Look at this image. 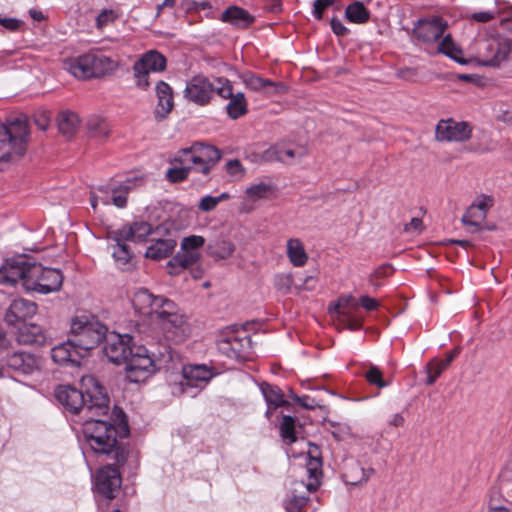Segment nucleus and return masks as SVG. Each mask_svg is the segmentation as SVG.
<instances>
[{
    "label": "nucleus",
    "mask_w": 512,
    "mask_h": 512,
    "mask_svg": "<svg viewBox=\"0 0 512 512\" xmlns=\"http://www.w3.org/2000/svg\"><path fill=\"white\" fill-rule=\"evenodd\" d=\"M85 439L96 454L112 455L116 465H124L129 455V448L123 443L130 434L125 413L115 407L113 421L88 419L83 426Z\"/></svg>",
    "instance_id": "1"
},
{
    "label": "nucleus",
    "mask_w": 512,
    "mask_h": 512,
    "mask_svg": "<svg viewBox=\"0 0 512 512\" xmlns=\"http://www.w3.org/2000/svg\"><path fill=\"white\" fill-rule=\"evenodd\" d=\"M132 306L136 313L147 317L163 331L173 334L176 341L188 335L187 317L173 300L154 295L146 288H139L133 294Z\"/></svg>",
    "instance_id": "2"
},
{
    "label": "nucleus",
    "mask_w": 512,
    "mask_h": 512,
    "mask_svg": "<svg viewBox=\"0 0 512 512\" xmlns=\"http://www.w3.org/2000/svg\"><path fill=\"white\" fill-rule=\"evenodd\" d=\"M82 390L71 385H59L55 389V397L68 411L78 413L87 410L93 415H106L110 399L105 388L92 375L81 379Z\"/></svg>",
    "instance_id": "3"
},
{
    "label": "nucleus",
    "mask_w": 512,
    "mask_h": 512,
    "mask_svg": "<svg viewBox=\"0 0 512 512\" xmlns=\"http://www.w3.org/2000/svg\"><path fill=\"white\" fill-rule=\"evenodd\" d=\"M220 159L221 152L215 146L196 142L176 153L171 164L177 165L166 171V178L171 183H179L186 180L192 171L208 177Z\"/></svg>",
    "instance_id": "4"
},
{
    "label": "nucleus",
    "mask_w": 512,
    "mask_h": 512,
    "mask_svg": "<svg viewBox=\"0 0 512 512\" xmlns=\"http://www.w3.org/2000/svg\"><path fill=\"white\" fill-rule=\"evenodd\" d=\"M28 140L29 127L25 117H17L7 125H0V156H5L0 159V165L22 157ZM0 168L3 169L2 166Z\"/></svg>",
    "instance_id": "5"
},
{
    "label": "nucleus",
    "mask_w": 512,
    "mask_h": 512,
    "mask_svg": "<svg viewBox=\"0 0 512 512\" xmlns=\"http://www.w3.org/2000/svg\"><path fill=\"white\" fill-rule=\"evenodd\" d=\"M107 332V327L96 317L80 315L72 318L69 337L85 355L87 351L99 345Z\"/></svg>",
    "instance_id": "6"
},
{
    "label": "nucleus",
    "mask_w": 512,
    "mask_h": 512,
    "mask_svg": "<svg viewBox=\"0 0 512 512\" xmlns=\"http://www.w3.org/2000/svg\"><path fill=\"white\" fill-rule=\"evenodd\" d=\"M26 277V290L40 294L58 291L63 283V275L60 270L46 268L35 262L30 266Z\"/></svg>",
    "instance_id": "7"
},
{
    "label": "nucleus",
    "mask_w": 512,
    "mask_h": 512,
    "mask_svg": "<svg viewBox=\"0 0 512 512\" xmlns=\"http://www.w3.org/2000/svg\"><path fill=\"white\" fill-rule=\"evenodd\" d=\"M124 364L126 377L130 382H143L155 372L154 360L144 346L134 347Z\"/></svg>",
    "instance_id": "8"
},
{
    "label": "nucleus",
    "mask_w": 512,
    "mask_h": 512,
    "mask_svg": "<svg viewBox=\"0 0 512 512\" xmlns=\"http://www.w3.org/2000/svg\"><path fill=\"white\" fill-rule=\"evenodd\" d=\"M165 68L166 58L161 53L153 50L145 53L133 65L137 86L146 89L149 86V74L161 72Z\"/></svg>",
    "instance_id": "9"
},
{
    "label": "nucleus",
    "mask_w": 512,
    "mask_h": 512,
    "mask_svg": "<svg viewBox=\"0 0 512 512\" xmlns=\"http://www.w3.org/2000/svg\"><path fill=\"white\" fill-rule=\"evenodd\" d=\"M165 68L166 58L161 53L153 50L145 53L133 65L137 86L146 89L149 86V74L161 72Z\"/></svg>",
    "instance_id": "10"
},
{
    "label": "nucleus",
    "mask_w": 512,
    "mask_h": 512,
    "mask_svg": "<svg viewBox=\"0 0 512 512\" xmlns=\"http://www.w3.org/2000/svg\"><path fill=\"white\" fill-rule=\"evenodd\" d=\"M103 347L104 354L110 362L124 364L135 346H132V337L129 334L111 332L106 334Z\"/></svg>",
    "instance_id": "11"
},
{
    "label": "nucleus",
    "mask_w": 512,
    "mask_h": 512,
    "mask_svg": "<svg viewBox=\"0 0 512 512\" xmlns=\"http://www.w3.org/2000/svg\"><path fill=\"white\" fill-rule=\"evenodd\" d=\"M493 204L494 200L491 196L485 194L479 195L463 214L461 218L462 223L470 227L471 232L483 230L485 228L483 223Z\"/></svg>",
    "instance_id": "12"
},
{
    "label": "nucleus",
    "mask_w": 512,
    "mask_h": 512,
    "mask_svg": "<svg viewBox=\"0 0 512 512\" xmlns=\"http://www.w3.org/2000/svg\"><path fill=\"white\" fill-rule=\"evenodd\" d=\"M217 84H213L204 75H196L192 77L186 84L184 90V97L200 106L207 105L214 93L216 92Z\"/></svg>",
    "instance_id": "13"
},
{
    "label": "nucleus",
    "mask_w": 512,
    "mask_h": 512,
    "mask_svg": "<svg viewBox=\"0 0 512 512\" xmlns=\"http://www.w3.org/2000/svg\"><path fill=\"white\" fill-rule=\"evenodd\" d=\"M216 93L223 99H229L226 111L230 118L237 119L247 113V101L242 92L233 93L231 82L226 78H217Z\"/></svg>",
    "instance_id": "14"
},
{
    "label": "nucleus",
    "mask_w": 512,
    "mask_h": 512,
    "mask_svg": "<svg viewBox=\"0 0 512 512\" xmlns=\"http://www.w3.org/2000/svg\"><path fill=\"white\" fill-rule=\"evenodd\" d=\"M121 483L120 471L112 464L100 468L95 477L97 492L108 500L115 498V493L120 489Z\"/></svg>",
    "instance_id": "15"
},
{
    "label": "nucleus",
    "mask_w": 512,
    "mask_h": 512,
    "mask_svg": "<svg viewBox=\"0 0 512 512\" xmlns=\"http://www.w3.org/2000/svg\"><path fill=\"white\" fill-rule=\"evenodd\" d=\"M219 350L229 358L237 360L249 359L252 355V341L249 335L243 336L234 333L218 341Z\"/></svg>",
    "instance_id": "16"
},
{
    "label": "nucleus",
    "mask_w": 512,
    "mask_h": 512,
    "mask_svg": "<svg viewBox=\"0 0 512 512\" xmlns=\"http://www.w3.org/2000/svg\"><path fill=\"white\" fill-rule=\"evenodd\" d=\"M168 232L164 225L152 229L151 225L145 221H136L132 224L123 225L116 230L118 241L144 242L148 235L163 236Z\"/></svg>",
    "instance_id": "17"
},
{
    "label": "nucleus",
    "mask_w": 512,
    "mask_h": 512,
    "mask_svg": "<svg viewBox=\"0 0 512 512\" xmlns=\"http://www.w3.org/2000/svg\"><path fill=\"white\" fill-rule=\"evenodd\" d=\"M447 26V21L439 16L420 19L413 28V34L423 43L430 44L438 41L443 36Z\"/></svg>",
    "instance_id": "18"
},
{
    "label": "nucleus",
    "mask_w": 512,
    "mask_h": 512,
    "mask_svg": "<svg viewBox=\"0 0 512 512\" xmlns=\"http://www.w3.org/2000/svg\"><path fill=\"white\" fill-rule=\"evenodd\" d=\"M471 126L466 122L453 119L440 120L436 126L435 136L438 141L463 142L470 139Z\"/></svg>",
    "instance_id": "19"
},
{
    "label": "nucleus",
    "mask_w": 512,
    "mask_h": 512,
    "mask_svg": "<svg viewBox=\"0 0 512 512\" xmlns=\"http://www.w3.org/2000/svg\"><path fill=\"white\" fill-rule=\"evenodd\" d=\"M31 265V262L22 258L6 260L0 267V284L13 286L21 281L22 286L26 289V276Z\"/></svg>",
    "instance_id": "20"
},
{
    "label": "nucleus",
    "mask_w": 512,
    "mask_h": 512,
    "mask_svg": "<svg viewBox=\"0 0 512 512\" xmlns=\"http://www.w3.org/2000/svg\"><path fill=\"white\" fill-rule=\"evenodd\" d=\"M5 365L24 375H31L41 368V358L28 352H14L9 354L5 360Z\"/></svg>",
    "instance_id": "21"
},
{
    "label": "nucleus",
    "mask_w": 512,
    "mask_h": 512,
    "mask_svg": "<svg viewBox=\"0 0 512 512\" xmlns=\"http://www.w3.org/2000/svg\"><path fill=\"white\" fill-rule=\"evenodd\" d=\"M511 51L510 41L506 38H492L485 43L484 65L498 67L504 62Z\"/></svg>",
    "instance_id": "22"
},
{
    "label": "nucleus",
    "mask_w": 512,
    "mask_h": 512,
    "mask_svg": "<svg viewBox=\"0 0 512 512\" xmlns=\"http://www.w3.org/2000/svg\"><path fill=\"white\" fill-rule=\"evenodd\" d=\"M36 311L37 305L34 302L23 298L15 299L5 314V321L9 325L17 326L33 317Z\"/></svg>",
    "instance_id": "23"
},
{
    "label": "nucleus",
    "mask_w": 512,
    "mask_h": 512,
    "mask_svg": "<svg viewBox=\"0 0 512 512\" xmlns=\"http://www.w3.org/2000/svg\"><path fill=\"white\" fill-rule=\"evenodd\" d=\"M69 338L66 342H63L51 349V358L55 363L58 364H78L79 359L85 355L79 350L78 347Z\"/></svg>",
    "instance_id": "24"
},
{
    "label": "nucleus",
    "mask_w": 512,
    "mask_h": 512,
    "mask_svg": "<svg viewBox=\"0 0 512 512\" xmlns=\"http://www.w3.org/2000/svg\"><path fill=\"white\" fill-rule=\"evenodd\" d=\"M16 339L19 344L44 345L47 341V336L41 326L33 323H23L18 327Z\"/></svg>",
    "instance_id": "25"
},
{
    "label": "nucleus",
    "mask_w": 512,
    "mask_h": 512,
    "mask_svg": "<svg viewBox=\"0 0 512 512\" xmlns=\"http://www.w3.org/2000/svg\"><path fill=\"white\" fill-rule=\"evenodd\" d=\"M183 379L181 385L190 387H202L213 376L212 371L206 365H189L183 367Z\"/></svg>",
    "instance_id": "26"
},
{
    "label": "nucleus",
    "mask_w": 512,
    "mask_h": 512,
    "mask_svg": "<svg viewBox=\"0 0 512 512\" xmlns=\"http://www.w3.org/2000/svg\"><path fill=\"white\" fill-rule=\"evenodd\" d=\"M110 238L115 242L111 247L113 249L112 257L116 266L123 271L132 269L134 267L133 254L126 241H118L116 231L112 232Z\"/></svg>",
    "instance_id": "27"
},
{
    "label": "nucleus",
    "mask_w": 512,
    "mask_h": 512,
    "mask_svg": "<svg viewBox=\"0 0 512 512\" xmlns=\"http://www.w3.org/2000/svg\"><path fill=\"white\" fill-rule=\"evenodd\" d=\"M176 245V240L172 238H153L146 249L145 257L155 261L165 259L172 254Z\"/></svg>",
    "instance_id": "28"
},
{
    "label": "nucleus",
    "mask_w": 512,
    "mask_h": 512,
    "mask_svg": "<svg viewBox=\"0 0 512 512\" xmlns=\"http://www.w3.org/2000/svg\"><path fill=\"white\" fill-rule=\"evenodd\" d=\"M89 53L64 60L63 69L78 79L91 78Z\"/></svg>",
    "instance_id": "29"
},
{
    "label": "nucleus",
    "mask_w": 512,
    "mask_h": 512,
    "mask_svg": "<svg viewBox=\"0 0 512 512\" xmlns=\"http://www.w3.org/2000/svg\"><path fill=\"white\" fill-rule=\"evenodd\" d=\"M156 95L158 98L156 116L165 118L174 106L172 88L166 82L159 81L156 85Z\"/></svg>",
    "instance_id": "30"
},
{
    "label": "nucleus",
    "mask_w": 512,
    "mask_h": 512,
    "mask_svg": "<svg viewBox=\"0 0 512 512\" xmlns=\"http://www.w3.org/2000/svg\"><path fill=\"white\" fill-rule=\"evenodd\" d=\"M91 78H98L116 69L117 63L101 53H89Z\"/></svg>",
    "instance_id": "31"
},
{
    "label": "nucleus",
    "mask_w": 512,
    "mask_h": 512,
    "mask_svg": "<svg viewBox=\"0 0 512 512\" xmlns=\"http://www.w3.org/2000/svg\"><path fill=\"white\" fill-rule=\"evenodd\" d=\"M286 255L294 267H303L308 262V254L299 238H289L287 240Z\"/></svg>",
    "instance_id": "32"
},
{
    "label": "nucleus",
    "mask_w": 512,
    "mask_h": 512,
    "mask_svg": "<svg viewBox=\"0 0 512 512\" xmlns=\"http://www.w3.org/2000/svg\"><path fill=\"white\" fill-rule=\"evenodd\" d=\"M260 389L268 405V409L266 411V415L268 418L272 414L273 410L288 404V402L284 399V394L277 386H273L268 383H263L261 384Z\"/></svg>",
    "instance_id": "33"
},
{
    "label": "nucleus",
    "mask_w": 512,
    "mask_h": 512,
    "mask_svg": "<svg viewBox=\"0 0 512 512\" xmlns=\"http://www.w3.org/2000/svg\"><path fill=\"white\" fill-rule=\"evenodd\" d=\"M221 20L240 28H246L253 22L254 18L245 9L232 6L222 13Z\"/></svg>",
    "instance_id": "34"
},
{
    "label": "nucleus",
    "mask_w": 512,
    "mask_h": 512,
    "mask_svg": "<svg viewBox=\"0 0 512 512\" xmlns=\"http://www.w3.org/2000/svg\"><path fill=\"white\" fill-rule=\"evenodd\" d=\"M353 300L352 296L341 298L338 303L335 304L334 310L341 317L342 322L347 325L348 329L356 331L362 327V322L360 319L352 316L349 311L350 302Z\"/></svg>",
    "instance_id": "35"
},
{
    "label": "nucleus",
    "mask_w": 512,
    "mask_h": 512,
    "mask_svg": "<svg viewBox=\"0 0 512 512\" xmlns=\"http://www.w3.org/2000/svg\"><path fill=\"white\" fill-rule=\"evenodd\" d=\"M57 125L60 133L65 136H72L79 128L80 119L75 112L62 111L57 116Z\"/></svg>",
    "instance_id": "36"
},
{
    "label": "nucleus",
    "mask_w": 512,
    "mask_h": 512,
    "mask_svg": "<svg viewBox=\"0 0 512 512\" xmlns=\"http://www.w3.org/2000/svg\"><path fill=\"white\" fill-rule=\"evenodd\" d=\"M345 17L351 23L364 24L368 22L370 12L365 8L362 2L354 1L346 7Z\"/></svg>",
    "instance_id": "37"
},
{
    "label": "nucleus",
    "mask_w": 512,
    "mask_h": 512,
    "mask_svg": "<svg viewBox=\"0 0 512 512\" xmlns=\"http://www.w3.org/2000/svg\"><path fill=\"white\" fill-rule=\"evenodd\" d=\"M306 470L309 476V482L305 485L307 490L314 492L320 485V476L322 475V459H307Z\"/></svg>",
    "instance_id": "38"
},
{
    "label": "nucleus",
    "mask_w": 512,
    "mask_h": 512,
    "mask_svg": "<svg viewBox=\"0 0 512 512\" xmlns=\"http://www.w3.org/2000/svg\"><path fill=\"white\" fill-rule=\"evenodd\" d=\"M437 51L439 53H442L449 58L453 59L457 63L460 64H466L467 61L463 59L460 55L462 54V51L460 48H458L455 43L452 40L451 35L444 36L441 41L438 43Z\"/></svg>",
    "instance_id": "39"
},
{
    "label": "nucleus",
    "mask_w": 512,
    "mask_h": 512,
    "mask_svg": "<svg viewBox=\"0 0 512 512\" xmlns=\"http://www.w3.org/2000/svg\"><path fill=\"white\" fill-rule=\"evenodd\" d=\"M87 130L92 137L104 139L110 133V125L105 119L99 116H92L87 121Z\"/></svg>",
    "instance_id": "40"
},
{
    "label": "nucleus",
    "mask_w": 512,
    "mask_h": 512,
    "mask_svg": "<svg viewBox=\"0 0 512 512\" xmlns=\"http://www.w3.org/2000/svg\"><path fill=\"white\" fill-rule=\"evenodd\" d=\"M243 83L245 86L256 92L266 91L270 87H278V84L262 77H259L253 73H245L242 76Z\"/></svg>",
    "instance_id": "41"
},
{
    "label": "nucleus",
    "mask_w": 512,
    "mask_h": 512,
    "mask_svg": "<svg viewBox=\"0 0 512 512\" xmlns=\"http://www.w3.org/2000/svg\"><path fill=\"white\" fill-rule=\"evenodd\" d=\"M199 259V253L197 251H190L188 249L180 251L168 262V266L175 268H187Z\"/></svg>",
    "instance_id": "42"
},
{
    "label": "nucleus",
    "mask_w": 512,
    "mask_h": 512,
    "mask_svg": "<svg viewBox=\"0 0 512 512\" xmlns=\"http://www.w3.org/2000/svg\"><path fill=\"white\" fill-rule=\"evenodd\" d=\"M132 185L133 182L131 180H126L118 186H111V203L118 208H124L127 205V194Z\"/></svg>",
    "instance_id": "43"
},
{
    "label": "nucleus",
    "mask_w": 512,
    "mask_h": 512,
    "mask_svg": "<svg viewBox=\"0 0 512 512\" xmlns=\"http://www.w3.org/2000/svg\"><path fill=\"white\" fill-rule=\"evenodd\" d=\"M273 192L274 186L265 182L253 184L245 190L247 198L253 202L268 198Z\"/></svg>",
    "instance_id": "44"
},
{
    "label": "nucleus",
    "mask_w": 512,
    "mask_h": 512,
    "mask_svg": "<svg viewBox=\"0 0 512 512\" xmlns=\"http://www.w3.org/2000/svg\"><path fill=\"white\" fill-rule=\"evenodd\" d=\"M211 254L218 259H227L232 256L235 251V245L227 239L217 240L210 246Z\"/></svg>",
    "instance_id": "45"
},
{
    "label": "nucleus",
    "mask_w": 512,
    "mask_h": 512,
    "mask_svg": "<svg viewBox=\"0 0 512 512\" xmlns=\"http://www.w3.org/2000/svg\"><path fill=\"white\" fill-rule=\"evenodd\" d=\"M280 435L287 444H292L296 441L294 417L290 415L283 416L280 423Z\"/></svg>",
    "instance_id": "46"
},
{
    "label": "nucleus",
    "mask_w": 512,
    "mask_h": 512,
    "mask_svg": "<svg viewBox=\"0 0 512 512\" xmlns=\"http://www.w3.org/2000/svg\"><path fill=\"white\" fill-rule=\"evenodd\" d=\"M448 366L449 365L446 364L443 359H435L429 362V364L427 365L428 377L426 383L428 385L434 384L438 377L442 374V372L448 368Z\"/></svg>",
    "instance_id": "47"
},
{
    "label": "nucleus",
    "mask_w": 512,
    "mask_h": 512,
    "mask_svg": "<svg viewBox=\"0 0 512 512\" xmlns=\"http://www.w3.org/2000/svg\"><path fill=\"white\" fill-rule=\"evenodd\" d=\"M286 146L284 144L277 143L263 152L262 158L266 162H286L285 159Z\"/></svg>",
    "instance_id": "48"
},
{
    "label": "nucleus",
    "mask_w": 512,
    "mask_h": 512,
    "mask_svg": "<svg viewBox=\"0 0 512 512\" xmlns=\"http://www.w3.org/2000/svg\"><path fill=\"white\" fill-rule=\"evenodd\" d=\"M293 284L294 279L291 273H281L274 278L275 288L283 293L289 292Z\"/></svg>",
    "instance_id": "49"
},
{
    "label": "nucleus",
    "mask_w": 512,
    "mask_h": 512,
    "mask_svg": "<svg viewBox=\"0 0 512 512\" xmlns=\"http://www.w3.org/2000/svg\"><path fill=\"white\" fill-rule=\"evenodd\" d=\"M119 14L113 9H104L102 10L96 18V26L98 29H103L109 24L113 23Z\"/></svg>",
    "instance_id": "50"
},
{
    "label": "nucleus",
    "mask_w": 512,
    "mask_h": 512,
    "mask_svg": "<svg viewBox=\"0 0 512 512\" xmlns=\"http://www.w3.org/2000/svg\"><path fill=\"white\" fill-rule=\"evenodd\" d=\"M307 501L308 498L305 496L293 495L291 498L286 500L285 509L287 512H302Z\"/></svg>",
    "instance_id": "51"
},
{
    "label": "nucleus",
    "mask_w": 512,
    "mask_h": 512,
    "mask_svg": "<svg viewBox=\"0 0 512 512\" xmlns=\"http://www.w3.org/2000/svg\"><path fill=\"white\" fill-rule=\"evenodd\" d=\"M365 378L370 384L376 385L379 388L386 386V382L382 378V372L376 366L370 367V369L365 374Z\"/></svg>",
    "instance_id": "52"
},
{
    "label": "nucleus",
    "mask_w": 512,
    "mask_h": 512,
    "mask_svg": "<svg viewBox=\"0 0 512 512\" xmlns=\"http://www.w3.org/2000/svg\"><path fill=\"white\" fill-rule=\"evenodd\" d=\"M204 243L205 239L202 236L191 235L183 238L181 248L182 250L188 249L190 251H197V249L203 246Z\"/></svg>",
    "instance_id": "53"
},
{
    "label": "nucleus",
    "mask_w": 512,
    "mask_h": 512,
    "mask_svg": "<svg viewBox=\"0 0 512 512\" xmlns=\"http://www.w3.org/2000/svg\"><path fill=\"white\" fill-rule=\"evenodd\" d=\"M226 171L233 177L241 178L245 174V169L238 159L229 160L226 163Z\"/></svg>",
    "instance_id": "54"
},
{
    "label": "nucleus",
    "mask_w": 512,
    "mask_h": 512,
    "mask_svg": "<svg viewBox=\"0 0 512 512\" xmlns=\"http://www.w3.org/2000/svg\"><path fill=\"white\" fill-rule=\"evenodd\" d=\"M335 0H315L313 3V16L321 20L323 18V12L326 8L332 6Z\"/></svg>",
    "instance_id": "55"
},
{
    "label": "nucleus",
    "mask_w": 512,
    "mask_h": 512,
    "mask_svg": "<svg viewBox=\"0 0 512 512\" xmlns=\"http://www.w3.org/2000/svg\"><path fill=\"white\" fill-rule=\"evenodd\" d=\"M218 205V198L216 196L206 195L200 199L198 209L202 212H210Z\"/></svg>",
    "instance_id": "56"
},
{
    "label": "nucleus",
    "mask_w": 512,
    "mask_h": 512,
    "mask_svg": "<svg viewBox=\"0 0 512 512\" xmlns=\"http://www.w3.org/2000/svg\"><path fill=\"white\" fill-rule=\"evenodd\" d=\"M50 121H51V116L48 111H40V112L36 113L35 118H34V122H35L36 126L42 131H46L48 129V127L50 125Z\"/></svg>",
    "instance_id": "57"
},
{
    "label": "nucleus",
    "mask_w": 512,
    "mask_h": 512,
    "mask_svg": "<svg viewBox=\"0 0 512 512\" xmlns=\"http://www.w3.org/2000/svg\"><path fill=\"white\" fill-rule=\"evenodd\" d=\"M356 470H359L360 473H361V477L360 478H352L351 475H349L348 473L346 474V476L348 478H351L350 480V483L352 485H357V484H361L363 482H367V480L369 479L371 473H373V469H369V470H365L364 468H361L359 467L358 465H355L354 467Z\"/></svg>",
    "instance_id": "58"
},
{
    "label": "nucleus",
    "mask_w": 512,
    "mask_h": 512,
    "mask_svg": "<svg viewBox=\"0 0 512 512\" xmlns=\"http://www.w3.org/2000/svg\"><path fill=\"white\" fill-rule=\"evenodd\" d=\"M293 399L299 405H301L302 407H304V408H306L308 410H313V409H315L318 406L316 400L311 398V397H309V396H307V395H304V396H294Z\"/></svg>",
    "instance_id": "59"
},
{
    "label": "nucleus",
    "mask_w": 512,
    "mask_h": 512,
    "mask_svg": "<svg viewBox=\"0 0 512 512\" xmlns=\"http://www.w3.org/2000/svg\"><path fill=\"white\" fill-rule=\"evenodd\" d=\"M111 186H114V184H108L107 186H100L98 189H97V192L99 193V199H100V202L104 205H109L111 204V190H110V187Z\"/></svg>",
    "instance_id": "60"
},
{
    "label": "nucleus",
    "mask_w": 512,
    "mask_h": 512,
    "mask_svg": "<svg viewBox=\"0 0 512 512\" xmlns=\"http://www.w3.org/2000/svg\"><path fill=\"white\" fill-rule=\"evenodd\" d=\"M359 304L367 311L376 310L379 306V302L376 299L371 298L367 295L360 297Z\"/></svg>",
    "instance_id": "61"
},
{
    "label": "nucleus",
    "mask_w": 512,
    "mask_h": 512,
    "mask_svg": "<svg viewBox=\"0 0 512 512\" xmlns=\"http://www.w3.org/2000/svg\"><path fill=\"white\" fill-rule=\"evenodd\" d=\"M0 25L9 31H17L20 27V21L16 18L0 17Z\"/></svg>",
    "instance_id": "62"
},
{
    "label": "nucleus",
    "mask_w": 512,
    "mask_h": 512,
    "mask_svg": "<svg viewBox=\"0 0 512 512\" xmlns=\"http://www.w3.org/2000/svg\"><path fill=\"white\" fill-rule=\"evenodd\" d=\"M331 29L337 36H344L348 33V29L336 17L331 19Z\"/></svg>",
    "instance_id": "63"
},
{
    "label": "nucleus",
    "mask_w": 512,
    "mask_h": 512,
    "mask_svg": "<svg viewBox=\"0 0 512 512\" xmlns=\"http://www.w3.org/2000/svg\"><path fill=\"white\" fill-rule=\"evenodd\" d=\"M317 284V280L314 276H306L301 279V284L296 285V288L299 290H313L315 289Z\"/></svg>",
    "instance_id": "64"
}]
</instances>
